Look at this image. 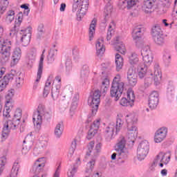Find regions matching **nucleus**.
Segmentation results:
<instances>
[{
    "label": "nucleus",
    "instance_id": "1",
    "mask_svg": "<svg viewBox=\"0 0 177 177\" xmlns=\"http://www.w3.org/2000/svg\"><path fill=\"white\" fill-rule=\"evenodd\" d=\"M125 89V84L124 82L121 81V76L117 75L112 82V86L111 88V96L115 97V100H119Z\"/></svg>",
    "mask_w": 177,
    "mask_h": 177
},
{
    "label": "nucleus",
    "instance_id": "2",
    "mask_svg": "<svg viewBox=\"0 0 177 177\" xmlns=\"http://www.w3.org/2000/svg\"><path fill=\"white\" fill-rule=\"evenodd\" d=\"M154 81V85H160L162 80V73L158 64H155L153 67V74L152 76H146L144 82L145 88H149Z\"/></svg>",
    "mask_w": 177,
    "mask_h": 177
},
{
    "label": "nucleus",
    "instance_id": "3",
    "mask_svg": "<svg viewBox=\"0 0 177 177\" xmlns=\"http://www.w3.org/2000/svg\"><path fill=\"white\" fill-rule=\"evenodd\" d=\"M122 125H124V121L120 118L117 119L116 123H111L105 130V138L109 142L113 139V136H114V131H115V133H118L120 131H121V128H122Z\"/></svg>",
    "mask_w": 177,
    "mask_h": 177
},
{
    "label": "nucleus",
    "instance_id": "4",
    "mask_svg": "<svg viewBox=\"0 0 177 177\" xmlns=\"http://www.w3.org/2000/svg\"><path fill=\"white\" fill-rule=\"evenodd\" d=\"M89 8V0H73L72 11L77 12L79 16H85Z\"/></svg>",
    "mask_w": 177,
    "mask_h": 177
},
{
    "label": "nucleus",
    "instance_id": "5",
    "mask_svg": "<svg viewBox=\"0 0 177 177\" xmlns=\"http://www.w3.org/2000/svg\"><path fill=\"white\" fill-rule=\"evenodd\" d=\"M100 103V92L99 90L95 91L88 99V104L91 107L92 115H95L99 109Z\"/></svg>",
    "mask_w": 177,
    "mask_h": 177
},
{
    "label": "nucleus",
    "instance_id": "6",
    "mask_svg": "<svg viewBox=\"0 0 177 177\" xmlns=\"http://www.w3.org/2000/svg\"><path fill=\"white\" fill-rule=\"evenodd\" d=\"M149 150L150 145H149V142L147 140L141 142L137 149V157L138 160L140 161H142V160H145V158L147 157Z\"/></svg>",
    "mask_w": 177,
    "mask_h": 177
},
{
    "label": "nucleus",
    "instance_id": "7",
    "mask_svg": "<svg viewBox=\"0 0 177 177\" xmlns=\"http://www.w3.org/2000/svg\"><path fill=\"white\" fill-rule=\"evenodd\" d=\"M12 41L9 40H6V44H0V48H1V62L3 63L8 62L9 60V57H10V50H12Z\"/></svg>",
    "mask_w": 177,
    "mask_h": 177
},
{
    "label": "nucleus",
    "instance_id": "8",
    "mask_svg": "<svg viewBox=\"0 0 177 177\" xmlns=\"http://www.w3.org/2000/svg\"><path fill=\"white\" fill-rule=\"evenodd\" d=\"M126 138H127V142L130 145H133V143H135V140L138 138V127L135 125H127Z\"/></svg>",
    "mask_w": 177,
    "mask_h": 177
},
{
    "label": "nucleus",
    "instance_id": "9",
    "mask_svg": "<svg viewBox=\"0 0 177 177\" xmlns=\"http://www.w3.org/2000/svg\"><path fill=\"white\" fill-rule=\"evenodd\" d=\"M142 30L143 28L142 26L138 25L133 28L132 37L133 41L136 42L137 46H140L143 44L142 41Z\"/></svg>",
    "mask_w": 177,
    "mask_h": 177
},
{
    "label": "nucleus",
    "instance_id": "10",
    "mask_svg": "<svg viewBox=\"0 0 177 177\" xmlns=\"http://www.w3.org/2000/svg\"><path fill=\"white\" fill-rule=\"evenodd\" d=\"M138 77L141 80L145 77H153L154 71L149 68V66L146 65H139L138 67Z\"/></svg>",
    "mask_w": 177,
    "mask_h": 177
},
{
    "label": "nucleus",
    "instance_id": "11",
    "mask_svg": "<svg viewBox=\"0 0 177 177\" xmlns=\"http://www.w3.org/2000/svg\"><path fill=\"white\" fill-rule=\"evenodd\" d=\"M88 147V151L86 153V156H92L93 157H96V156L100 153V150H102V143H97L95 147V142L91 141L89 142ZM93 147H95L94 149Z\"/></svg>",
    "mask_w": 177,
    "mask_h": 177
},
{
    "label": "nucleus",
    "instance_id": "12",
    "mask_svg": "<svg viewBox=\"0 0 177 177\" xmlns=\"http://www.w3.org/2000/svg\"><path fill=\"white\" fill-rule=\"evenodd\" d=\"M21 35V42L23 46H27L31 41V28H28L26 29H21L20 32Z\"/></svg>",
    "mask_w": 177,
    "mask_h": 177
},
{
    "label": "nucleus",
    "instance_id": "13",
    "mask_svg": "<svg viewBox=\"0 0 177 177\" xmlns=\"http://www.w3.org/2000/svg\"><path fill=\"white\" fill-rule=\"evenodd\" d=\"M167 133H168V129L166 127H161L158 129L155 133L154 141L156 143H161L165 138H167Z\"/></svg>",
    "mask_w": 177,
    "mask_h": 177
},
{
    "label": "nucleus",
    "instance_id": "14",
    "mask_svg": "<svg viewBox=\"0 0 177 177\" xmlns=\"http://www.w3.org/2000/svg\"><path fill=\"white\" fill-rule=\"evenodd\" d=\"M45 112L44 111V108L42 106H39L37 111L34 113L33 115V123L37 127H39L42 124V117H44Z\"/></svg>",
    "mask_w": 177,
    "mask_h": 177
},
{
    "label": "nucleus",
    "instance_id": "15",
    "mask_svg": "<svg viewBox=\"0 0 177 177\" xmlns=\"http://www.w3.org/2000/svg\"><path fill=\"white\" fill-rule=\"evenodd\" d=\"M127 81L131 86H135L138 84V75L133 68H129L127 71Z\"/></svg>",
    "mask_w": 177,
    "mask_h": 177
},
{
    "label": "nucleus",
    "instance_id": "16",
    "mask_svg": "<svg viewBox=\"0 0 177 177\" xmlns=\"http://www.w3.org/2000/svg\"><path fill=\"white\" fill-rule=\"evenodd\" d=\"M45 162L46 160L44 158L37 159L32 167V172H35L36 174L41 172L45 167Z\"/></svg>",
    "mask_w": 177,
    "mask_h": 177
},
{
    "label": "nucleus",
    "instance_id": "17",
    "mask_svg": "<svg viewBox=\"0 0 177 177\" xmlns=\"http://www.w3.org/2000/svg\"><path fill=\"white\" fill-rule=\"evenodd\" d=\"M156 158H157L158 162H163V164L167 165L171 161V151L160 152L156 156Z\"/></svg>",
    "mask_w": 177,
    "mask_h": 177
},
{
    "label": "nucleus",
    "instance_id": "18",
    "mask_svg": "<svg viewBox=\"0 0 177 177\" xmlns=\"http://www.w3.org/2000/svg\"><path fill=\"white\" fill-rule=\"evenodd\" d=\"M149 106L150 109H156L158 106V92L153 91L149 95Z\"/></svg>",
    "mask_w": 177,
    "mask_h": 177
},
{
    "label": "nucleus",
    "instance_id": "19",
    "mask_svg": "<svg viewBox=\"0 0 177 177\" xmlns=\"http://www.w3.org/2000/svg\"><path fill=\"white\" fill-rule=\"evenodd\" d=\"M45 49L43 50L42 54L40 57V59L39 62V68L37 71V79L35 80V84L39 82V80H41V77H42V70H44V59H45Z\"/></svg>",
    "mask_w": 177,
    "mask_h": 177
},
{
    "label": "nucleus",
    "instance_id": "20",
    "mask_svg": "<svg viewBox=\"0 0 177 177\" xmlns=\"http://www.w3.org/2000/svg\"><path fill=\"white\" fill-rule=\"evenodd\" d=\"M20 122L21 121L12 118V120H6L3 122V125L6 127H8V129H12L13 131H15V129H17V128L20 127Z\"/></svg>",
    "mask_w": 177,
    "mask_h": 177
},
{
    "label": "nucleus",
    "instance_id": "21",
    "mask_svg": "<svg viewBox=\"0 0 177 177\" xmlns=\"http://www.w3.org/2000/svg\"><path fill=\"white\" fill-rule=\"evenodd\" d=\"M156 5V0H144L142 10L145 13H151V10Z\"/></svg>",
    "mask_w": 177,
    "mask_h": 177
},
{
    "label": "nucleus",
    "instance_id": "22",
    "mask_svg": "<svg viewBox=\"0 0 177 177\" xmlns=\"http://www.w3.org/2000/svg\"><path fill=\"white\" fill-rule=\"evenodd\" d=\"M160 3L161 6L159 10L161 15H164V13H167V12H168V9L171 8L172 0H160Z\"/></svg>",
    "mask_w": 177,
    "mask_h": 177
},
{
    "label": "nucleus",
    "instance_id": "23",
    "mask_svg": "<svg viewBox=\"0 0 177 177\" xmlns=\"http://www.w3.org/2000/svg\"><path fill=\"white\" fill-rule=\"evenodd\" d=\"M127 145V140H125V137L120 136L118 139V141L115 145V150H124L127 149L125 145Z\"/></svg>",
    "mask_w": 177,
    "mask_h": 177
},
{
    "label": "nucleus",
    "instance_id": "24",
    "mask_svg": "<svg viewBox=\"0 0 177 177\" xmlns=\"http://www.w3.org/2000/svg\"><path fill=\"white\" fill-rule=\"evenodd\" d=\"M97 23V21L96 20V19H93L91 21V23L90 24V27L88 29L89 41H92L93 39V35H95V31L96 30Z\"/></svg>",
    "mask_w": 177,
    "mask_h": 177
},
{
    "label": "nucleus",
    "instance_id": "25",
    "mask_svg": "<svg viewBox=\"0 0 177 177\" xmlns=\"http://www.w3.org/2000/svg\"><path fill=\"white\" fill-rule=\"evenodd\" d=\"M56 56H57V50L50 49L46 57L48 64H52V63L55 62V59H56Z\"/></svg>",
    "mask_w": 177,
    "mask_h": 177
},
{
    "label": "nucleus",
    "instance_id": "26",
    "mask_svg": "<svg viewBox=\"0 0 177 177\" xmlns=\"http://www.w3.org/2000/svg\"><path fill=\"white\" fill-rule=\"evenodd\" d=\"M115 64L117 71L122 70V67L124 66V58H122L120 54L115 55Z\"/></svg>",
    "mask_w": 177,
    "mask_h": 177
},
{
    "label": "nucleus",
    "instance_id": "27",
    "mask_svg": "<svg viewBox=\"0 0 177 177\" xmlns=\"http://www.w3.org/2000/svg\"><path fill=\"white\" fill-rule=\"evenodd\" d=\"M153 41L158 46H164L165 45V38L163 35L153 37Z\"/></svg>",
    "mask_w": 177,
    "mask_h": 177
},
{
    "label": "nucleus",
    "instance_id": "28",
    "mask_svg": "<svg viewBox=\"0 0 177 177\" xmlns=\"http://www.w3.org/2000/svg\"><path fill=\"white\" fill-rule=\"evenodd\" d=\"M127 125H134L138 122V117L134 113H130L126 116Z\"/></svg>",
    "mask_w": 177,
    "mask_h": 177
},
{
    "label": "nucleus",
    "instance_id": "29",
    "mask_svg": "<svg viewBox=\"0 0 177 177\" xmlns=\"http://www.w3.org/2000/svg\"><path fill=\"white\" fill-rule=\"evenodd\" d=\"M79 99H80V95L76 94L75 95V96L72 100V103L71 105V112H70V115H71V117H73V115L74 114V110L77 109V106L78 104L77 102H78Z\"/></svg>",
    "mask_w": 177,
    "mask_h": 177
},
{
    "label": "nucleus",
    "instance_id": "30",
    "mask_svg": "<svg viewBox=\"0 0 177 177\" xmlns=\"http://www.w3.org/2000/svg\"><path fill=\"white\" fill-rule=\"evenodd\" d=\"M152 37H157L158 35H162V30H161V26L158 24H155L151 28Z\"/></svg>",
    "mask_w": 177,
    "mask_h": 177
},
{
    "label": "nucleus",
    "instance_id": "31",
    "mask_svg": "<svg viewBox=\"0 0 177 177\" xmlns=\"http://www.w3.org/2000/svg\"><path fill=\"white\" fill-rule=\"evenodd\" d=\"M114 28H115V23L112 21L109 26V29L106 35L107 41H110V39H111V37H113V34L114 33Z\"/></svg>",
    "mask_w": 177,
    "mask_h": 177
},
{
    "label": "nucleus",
    "instance_id": "32",
    "mask_svg": "<svg viewBox=\"0 0 177 177\" xmlns=\"http://www.w3.org/2000/svg\"><path fill=\"white\" fill-rule=\"evenodd\" d=\"M129 62L131 66H135L139 63V57H138V54L136 53H132L129 56Z\"/></svg>",
    "mask_w": 177,
    "mask_h": 177
},
{
    "label": "nucleus",
    "instance_id": "33",
    "mask_svg": "<svg viewBox=\"0 0 177 177\" xmlns=\"http://www.w3.org/2000/svg\"><path fill=\"white\" fill-rule=\"evenodd\" d=\"M118 153V160H127L128 158V151L125 149H118L115 151Z\"/></svg>",
    "mask_w": 177,
    "mask_h": 177
},
{
    "label": "nucleus",
    "instance_id": "34",
    "mask_svg": "<svg viewBox=\"0 0 177 177\" xmlns=\"http://www.w3.org/2000/svg\"><path fill=\"white\" fill-rule=\"evenodd\" d=\"M115 49L122 55H124L125 52H127V48H125V45H124L122 41L116 42L115 44Z\"/></svg>",
    "mask_w": 177,
    "mask_h": 177
},
{
    "label": "nucleus",
    "instance_id": "35",
    "mask_svg": "<svg viewBox=\"0 0 177 177\" xmlns=\"http://www.w3.org/2000/svg\"><path fill=\"white\" fill-rule=\"evenodd\" d=\"M138 3H139V0H124L122 1V4L126 5L127 9L135 8V6Z\"/></svg>",
    "mask_w": 177,
    "mask_h": 177
},
{
    "label": "nucleus",
    "instance_id": "36",
    "mask_svg": "<svg viewBox=\"0 0 177 177\" xmlns=\"http://www.w3.org/2000/svg\"><path fill=\"white\" fill-rule=\"evenodd\" d=\"M54 133L56 138L62 136L63 134V122H59L56 125Z\"/></svg>",
    "mask_w": 177,
    "mask_h": 177
},
{
    "label": "nucleus",
    "instance_id": "37",
    "mask_svg": "<svg viewBox=\"0 0 177 177\" xmlns=\"http://www.w3.org/2000/svg\"><path fill=\"white\" fill-rule=\"evenodd\" d=\"M142 59L144 62V66L149 67V66H151V63H153V54L149 55H144L142 56Z\"/></svg>",
    "mask_w": 177,
    "mask_h": 177
},
{
    "label": "nucleus",
    "instance_id": "38",
    "mask_svg": "<svg viewBox=\"0 0 177 177\" xmlns=\"http://www.w3.org/2000/svg\"><path fill=\"white\" fill-rule=\"evenodd\" d=\"M60 88H57L55 86L52 88L51 96L53 100H57V99H59V96H60Z\"/></svg>",
    "mask_w": 177,
    "mask_h": 177
},
{
    "label": "nucleus",
    "instance_id": "39",
    "mask_svg": "<svg viewBox=\"0 0 177 177\" xmlns=\"http://www.w3.org/2000/svg\"><path fill=\"white\" fill-rule=\"evenodd\" d=\"M78 171V165L77 164L72 165L70 166L68 171L67 172L68 176H74L77 171Z\"/></svg>",
    "mask_w": 177,
    "mask_h": 177
},
{
    "label": "nucleus",
    "instance_id": "40",
    "mask_svg": "<svg viewBox=\"0 0 177 177\" xmlns=\"http://www.w3.org/2000/svg\"><path fill=\"white\" fill-rule=\"evenodd\" d=\"M76 148H77V141L74 140L73 142H72L71 146L69 148V151L68 153V158H69V160H71V158H73V156L74 154V151H75Z\"/></svg>",
    "mask_w": 177,
    "mask_h": 177
},
{
    "label": "nucleus",
    "instance_id": "41",
    "mask_svg": "<svg viewBox=\"0 0 177 177\" xmlns=\"http://www.w3.org/2000/svg\"><path fill=\"white\" fill-rule=\"evenodd\" d=\"M15 20V10H10L6 15V21L7 23H11Z\"/></svg>",
    "mask_w": 177,
    "mask_h": 177
},
{
    "label": "nucleus",
    "instance_id": "42",
    "mask_svg": "<svg viewBox=\"0 0 177 177\" xmlns=\"http://www.w3.org/2000/svg\"><path fill=\"white\" fill-rule=\"evenodd\" d=\"M89 75V70L88 65H84L82 68V70L80 71V77L81 78H86Z\"/></svg>",
    "mask_w": 177,
    "mask_h": 177
},
{
    "label": "nucleus",
    "instance_id": "43",
    "mask_svg": "<svg viewBox=\"0 0 177 177\" xmlns=\"http://www.w3.org/2000/svg\"><path fill=\"white\" fill-rule=\"evenodd\" d=\"M23 111H21V109L17 108L15 112L14 115L12 116V118L14 120H17V121H21V115H23Z\"/></svg>",
    "mask_w": 177,
    "mask_h": 177
},
{
    "label": "nucleus",
    "instance_id": "44",
    "mask_svg": "<svg viewBox=\"0 0 177 177\" xmlns=\"http://www.w3.org/2000/svg\"><path fill=\"white\" fill-rule=\"evenodd\" d=\"M23 111H21V109L17 108L15 112L14 115L12 116V118L14 120H17V121H21V115H23Z\"/></svg>",
    "mask_w": 177,
    "mask_h": 177
},
{
    "label": "nucleus",
    "instance_id": "45",
    "mask_svg": "<svg viewBox=\"0 0 177 177\" xmlns=\"http://www.w3.org/2000/svg\"><path fill=\"white\" fill-rule=\"evenodd\" d=\"M9 82H10V81L8 79V76H4L3 78L0 80V92H2V91L6 88V85H8Z\"/></svg>",
    "mask_w": 177,
    "mask_h": 177
},
{
    "label": "nucleus",
    "instance_id": "46",
    "mask_svg": "<svg viewBox=\"0 0 177 177\" xmlns=\"http://www.w3.org/2000/svg\"><path fill=\"white\" fill-rule=\"evenodd\" d=\"M20 59H21V57L20 55H16L15 54H12L10 66L15 67V66H17L19 62H20Z\"/></svg>",
    "mask_w": 177,
    "mask_h": 177
},
{
    "label": "nucleus",
    "instance_id": "47",
    "mask_svg": "<svg viewBox=\"0 0 177 177\" xmlns=\"http://www.w3.org/2000/svg\"><path fill=\"white\" fill-rule=\"evenodd\" d=\"M120 104L124 107H132V106H133L132 102H130L125 97H123L120 100Z\"/></svg>",
    "mask_w": 177,
    "mask_h": 177
},
{
    "label": "nucleus",
    "instance_id": "48",
    "mask_svg": "<svg viewBox=\"0 0 177 177\" xmlns=\"http://www.w3.org/2000/svg\"><path fill=\"white\" fill-rule=\"evenodd\" d=\"M9 129H8V126L5 127L3 125V131L1 134V142H5L6 139H8V137L9 136Z\"/></svg>",
    "mask_w": 177,
    "mask_h": 177
},
{
    "label": "nucleus",
    "instance_id": "49",
    "mask_svg": "<svg viewBox=\"0 0 177 177\" xmlns=\"http://www.w3.org/2000/svg\"><path fill=\"white\" fill-rule=\"evenodd\" d=\"M95 159H92L90 162L87 163L86 172L87 174H91L93 170L95 167Z\"/></svg>",
    "mask_w": 177,
    "mask_h": 177
},
{
    "label": "nucleus",
    "instance_id": "50",
    "mask_svg": "<svg viewBox=\"0 0 177 177\" xmlns=\"http://www.w3.org/2000/svg\"><path fill=\"white\" fill-rule=\"evenodd\" d=\"M32 146V142L24 144L22 151H21L22 154H24V156H26V154H28L30 150H31Z\"/></svg>",
    "mask_w": 177,
    "mask_h": 177
},
{
    "label": "nucleus",
    "instance_id": "51",
    "mask_svg": "<svg viewBox=\"0 0 177 177\" xmlns=\"http://www.w3.org/2000/svg\"><path fill=\"white\" fill-rule=\"evenodd\" d=\"M20 26H21V22L19 21H15V24L14 26L15 30H12L10 32V37H13V35H15V34H16V31H20L22 29H20Z\"/></svg>",
    "mask_w": 177,
    "mask_h": 177
},
{
    "label": "nucleus",
    "instance_id": "52",
    "mask_svg": "<svg viewBox=\"0 0 177 177\" xmlns=\"http://www.w3.org/2000/svg\"><path fill=\"white\" fill-rule=\"evenodd\" d=\"M20 75L19 73L16 72V70H11L10 73L6 75L5 77H7V79L10 81H12L15 77H19Z\"/></svg>",
    "mask_w": 177,
    "mask_h": 177
},
{
    "label": "nucleus",
    "instance_id": "53",
    "mask_svg": "<svg viewBox=\"0 0 177 177\" xmlns=\"http://www.w3.org/2000/svg\"><path fill=\"white\" fill-rule=\"evenodd\" d=\"M109 85L110 80H109V78L106 77L102 80L101 88L103 89V92H106V91H107V88H109Z\"/></svg>",
    "mask_w": 177,
    "mask_h": 177
},
{
    "label": "nucleus",
    "instance_id": "54",
    "mask_svg": "<svg viewBox=\"0 0 177 177\" xmlns=\"http://www.w3.org/2000/svg\"><path fill=\"white\" fill-rule=\"evenodd\" d=\"M72 55L73 56L74 60H75L76 62L81 59V57L80 56V50H78L77 47H74L72 49Z\"/></svg>",
    "mask_w": 177,
    "mask_h": 177
},
{
    "label": "nucleus",
    "instance_id": "55",
    "mask_svg": "<svg viewBox=\"0 0 177 177\" xmlns=\"http://www.w3.org/2000/svg\"><path fill=\"white\" fill-rule=\"evenodd\" d=\"M23 84H24V80L20 76H17L15 80V86L17 89H20L23 87Z\"/></svg>",
    "mask_w": 177,
    "mask_h": 177
},
{
    "label": "nucleus",
    "instance_id": "56",
    "mask_svg": "<svg viewBox=\"0 0 177 177\" xmlns=\"http://www.w3.org/2000/svg\"><path fill=\"white\" fill-rule=\"evenodd\" d=\"M142 56H149V55H153L151 53V50H150V47L149 46H145L142 48L141 50Z\"/></svg>",
    "mask_w": 177,
    "mask_h": 177
},
{
    "label": "nucleus",
    "instance_id": "57",
    "mask_svg": "<svg viewBox=\"0 0 177 177\" xmlns=\"http://www.w3.org/2000/svg\"><path fill=\"white\" fill-rule=\"evenodd\" d=\"M37 57V50L35 48H32L28 54V59L29 60H35Z\"/></svg>",
    "mask_w": 177,
    "mask_h": 177
},
{
    "label": "nucleus",
    "instance_id": "58",
    "mask_svg": "<svg viewBox=\"0 0 177 177\" xmlns=\"http://www.w3.org/2000/svg\"><path fill=\"white\" fill-rule=\"evenodd\" d=\"M14 106L15 104L13 103V100H6L4 109L12 111V109H13Z\"/></svg>",
    "mask_w": 177,
    "mask_h": 177
},
{
    "label": "nucleus",
    "instance_id": "59",
    "mask_svg": "<svg viewBox=\"0 0 177 177\" xmlns=\"http://www.w3.org/2000/svg\"><path fill=\"white\" fill-rule=\"evenodd\" d=\"M127 99L132 102V104L135 102V93H133V91L132 89H129L127 91Z\"/></svg>",
    "mask_w": 177,
    "mask_h": 177
},
{
    "label": "nucleus",
    "instance_id": "60",
    "mask_svg": "<svg viewBox=\"0 0 177 177\" xmlns=\"http://www.w3.org/2000/svg\"><path fill=\"white\" fill-rule=\"evenodd\" d=\"M96 133H97V130L91 127L88 132L87 139L91 140V139H92V138H93Z\"/></svg>",
    "mask_w": 177,
    "mask_h": 177
},
{
    "label": "nucleus",
    "instance_id": "61",
    "mask_svg": "<svg viewBox=\"0 0 177 177\" xmlns=\"http://www.w3.org/2000/svg\"><path fill=\"white\" fill-rule=\"evenodd\" d=\"M9 4L8 3L0 2V14L3 15L5 12L6 11V9L8 8Z\"/></svg>",
    "mask_w": 177,
    "mask_h": 177
},
{
    "label": "nucleus",
    "instance_id": "62",
    "mask_svg": "<svg viewBox=\"0 0 177 177\" xmlns=\"http://www.w3.org/2000/svg\"><path fill=\"white\" fill-rule=\"evenodd\" d=\"M11 111H12L4 108V109L3 111V117L4 118L3 123L5 122V121H6V120H8V118H10V112Z\"/></svg>",
    "mask_w": 177,
    "mask_h": 177
},
{
    "label": "nucleus",
    "instance_id": "63",
    "mask_svg": "<svg viewBox=\"0 0 177 177\" xmlns=\"http://www.w3.org/2000/svg\"><path fill=\"white\" fill-rule=\"evenodd\" d=\"M100 127V119H97L93 122L91 128H93L94 129H95V131H98Z\"/></svg>",
    "mask_w": 177,
    "mask_h": 177
},
{
    "label": "nucleus",
    "instance_id": "64",
    "mask_svg": "<svg viewBox=\"0 0 177 177\" xmlns=\"http://www.w3.org/2000/svg\"><path fill=\"white\" fill-rule=\"evenodd\" d=\"M111 12H113V6L108 4L104 9V13L106 16L111 15Z\"/></svg>",
    "mask_w": 177,
    "mask_h": 177
}]
</instances>
